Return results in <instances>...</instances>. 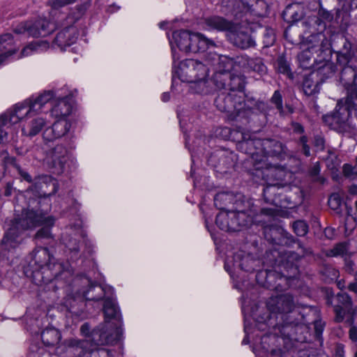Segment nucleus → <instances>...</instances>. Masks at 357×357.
Returning <instances> with one entry per match:
<instances>
[{
  "instance_id": "1",
  "label": "nucleus",
  "mask_w": 357,
  "mask_h": 357,
  "mask_svg": "<svg viewBox=\"0 0 357 357\" xmlns=\"http://www.w3.org/2000/svg\"><path fill=\"white\" fill-rule=\"evenodd\" d=\"M266 307L271 314L264 321L275 330L273 338L280 335L277 340L279 343L286 338L292 339L295 328L305 324L303 314L289 294L271 296L266 302Z\"/></svg>"
},
{
  "instance_id": "2",
  "label": "nucleus",
  "mask_w": 357,
  "mask_h": 357,
  "mask_svg": "<svg viewBox=\"0 0 357 357\" xmlns=\"http://www.w3.org/2000/svg\"><path fill=\"white\" fill-rule=\"evenodd\" d=\"M102 327L93 332L91 339L67 340L66 345L73 357H109V351L99 345L112 344L116 339L112 332Z\"/></svg>"
},
{
  "instance_id": "3",
  "label": "nucleus",
  "mask_w": 357,
  "mask_h": 357,
  "mask_svg": "<svg viewBox=\"0 0 357 357\" xmlns=\"http://www.w3.org/2000/svg\"><path fill=\"white\" fill-rule=\"evenodd\" d=\"M43 216L33 210L24 209L20 215L10 220L9 227L1 241L2 250L16 248L21 242L20 235L24 231L40 225Z\"/></svg>"
},
{
  "instance_id": "4",
  "label": "nucleus",
  "mask_w": 357,
  "mask_h": 357,
  "mask_svg": "<svg viewBox=\"0 0 357 357\" xmlns=\"http://www.w3.org/2000/svg\"><path fill=\"white\" fill-rule=\"evenodd\" d=\"M250 203L241 206H232L231 210L220 211L216 216L215 223L223 231H238L248 227L253 222L252 215L247 210Z\"/></svg>"
},
{
  "instance_id": "5",
  "label": "nucleus",
  "mask_w": 357,
  "mask_h": 357,
  "mask_svg": "<svg viewBox=\"0 0 357 357\" xmlns=\"http://www.w3.org/2000/svg\"><path fill=\"white\" fill-rule=\"evenodd\" d=\"M208 72L206 64L197 60L186 59L180 63L178 76L182 82L194 84L195 93H206L208 92L206 82Z\"/></svg>"
},
{
  "instance_id": "6",
  "label": "nucleus",
  "mask_w": 357,
  "mask_h": 357,
  "mask_svg": "<svg viewBox=\"0 0 357 357\" xmlns=\"http://www.w3.org/2000/svg\"><path fill=\"white\" fill-rule=\"evenodd\" d=\"M312 38L318 43L309 46L298 55L300 66L303 69L311 68L316 62L327 61L331 56L330 40L321 33Z\"/></svg>"
},
{
  "instance_id": "7",
  "label": "nucleus",
  "mask_w": 357,
  "mask_h": 357,
  "mask_svg": "<svg viewBox=\"0 0 357 357\" xmlns=\"http://www.w3.org/2000/svg\"><path fill=\"white\" fill-rule=\"evenodd\" d=\"M356 109L353 96H348L337 101L335 110L323 116V121L331 129L339 132L346 131L349 128V119L351 112Z\"/></svg>"
},
{
  "instance_id": "8",
  "label": "nucleus",
  "mask_w": 357,
  "mask_h": 357,
  "mask_svg": "<svg viewBox=\"0 0 357 357\" xmlns=\"http://www.w3.org/2000/svg\"><path fill=\"white\" fill-rule=\"evenodd\" d=\"M241 139L237 144L238 149L242 153L248 155L245 160L247 162L252 165L251 170L259 169L263 167L265 156L261 154L263 139L256 138L250 133L241 132Z\"/></svg>"
},
{
  "instance_id": "9",
  "label": "nucleus",
  "mask_w": 357,
  "mask_h": 357,
  "mask_svg": "<svg viewBox=\"0 0 357 357\" xmlns=\"http://www.w3.org/2000/svg\"><path fill=\"white\" fill-rule=\"evenodd\" d=\"M32 261L38 265V268L44 269L51 272V278L45 280L43 278L44 282H47L53 279H56L63 272L64 268L62 264L54 262V257L50 255L47 248L38 247L32 253Z\"/></svg>"
},
{
  "instance_id": "10",
  "label": "nucleus",
  "mask_w": 357,
  "mask_h": 357,
  "mask_svg": "<svg viewBox=\"0 0 357 357\" xmlns=\"http://www.w3.org/2000/svg\"><path fill=\"white\" fill-rule=\"evenodd\" d=\"M263 167L255 169L260 171L261 177L266 182L275 183L284 187L290 182L292 174L285 167L279 165H272L264 159V163L261 164Z\"/></svg>"
},
{
  "instance_id": "11",
  "label": "nucleus",
  "mask_w": 357,
  "mask_h": 357,
  "mask_svg": "<svg viewBox=\"0 0 357 357\" xmlns=\"http://www.w3.org/2000/svg\"><path fill=\"white\" fill-rule=\"evenodd\" d=\"M69 158L68 149L64 146L58 144L47 153L46 162L53 173L61 174L63 172Z\"/></svg>"
},
{
  "instance_id": "12",
  "label": "nucleus",
  "mask_w": 357,
  "mask_h": 357,
  "mask_svg": "<svg viewBox=\"0 0 357 357\" xmlns=\"http://www.w3.org/2000/svg\"><path fill=\"white\" fill-rule=\"evenodd\" d=\"M66 24H63L66 26L56 34L54 40V44L61 50L75 43L78 37L77 29L73 25L75 20L69 16L66 18Z\"/></svg>"
},
{
  "instance_id": "13",
  "label": "nucleus",
  "mask_w": 357,
  "mask_h": 357,
  "mask_svg": "<svg viewBox=\"0 0 357 357\" xmlns=\"http://www.w3.org/2000/svg\"><path fill=\"white\" fill-rule=\"evenodd\" d=\"M304 255L305 252H303L302 255L293 251L285 252L282 260L281 266L287 271V274L281 275L278 280L280 281L283 280L286 281L296 278L298 274V262Z\"/></svg>"
},
{
  "instance_id": "14",
  "label": "nucleus",
  "mask_w": 357,
  "mask_h": 357,
  "mask_svg": "<svg viewBox=\"0 0 357 357\" xmlns=\"http://www.w3.org/2000/svg\"><path fill=\"white\" fill-rule=\"evenodd\" d=\"M326 303L328 305L333 306V310L335 313V320L341 322L344 317V310L343 307H349L351 304V298L348 294L342 292L338 293L334 296L332 291L327 292Z\"/></svg>"
},
{
  "instance_id": "15",
  "label": "nucleus",
  "mask_w": 357,
  "mask_h": 357,
  "mask_svg": "<svg viewBox=\"0 0 357 357\" xmlns=\"http://www.w3.org/2000/svg\"><path fill=\"white\" fill-rule=\"evenodd\" d=\"M103 312L105 314V324L98 328L105 327L107 328V331L112 332L114 335L116 337V339H117V329L116 327L113 326L112 324L109 323L111 319L120 320L121 319L119 307L113 298H106L105 299Z\"/></svg>"
},
{
  "instance_id": "16",
  "label": "nucleus",
  "mask_w": 357,
  "mask_h": 357,
  "mask_svg": "<svg viewBox=\"0 0 357 357\" xmlns=\"http://www.w3.org/2000/svg\"><path fill=\"white\" fill-rule=\"evenodd\" d=\"M287 147L280 141L273 139H264L261 154L268 160V157L282 160L287 155Z\"/></svg>"
},
{
  "instance_id": "17",
  "label": "nucleus",
  "mask_w": 357,
  "mask_h": 357,
  "mask_svg": "<svg viewBox=\"0 0 357 357\" xmlns=\"http://www.w3.org/2000/svg\"><path fill=\"white\" fill-rule=\"evenodd\" d=\"M203 26L207 30L217 31H232L234 23L219 15L206 17L203 20Z\"/></svg>"
},
{
  "instance_id": "18",
  "label": "nucleus",
  "mask_w": 357,
  "mask_h": 357,
  "mask_svg": "<svg viewBox=\"0 0 357 357\" xmlns=\"http://www.w3.org/2000/svg\"><path fill=\"white\" fill-rule=\"evenodd\" d=\"M242 198L241 195L234 196L229 192H220L214 197V204L221 211H227L231 210V208H227L228 204H232V206H241L246 204Z\"/></svg>"
},
{
  "instance_id": "19",
  "label": "nucleus",
  "mask_w": 357,
  "mask_h": 357,
  "mask_svg": "<svg viewBox=\"0 0 357 357\" xmlns=\"http://www.w3.org/2000/svg\"><path fill=\"white\" fill-rule=\"evenodd\" d=\"M70 124L66 119H58L45 130L43 137L46 141H52L64 136L70 130Z\"/></svg>"
},
{
  "instance_id": "20",
  "label": "nucleus",
  "mask_w": 357,
  "mask_h": 357,
  "mask_svg": "<svg viewBox=\"0 0 357 357\" xmlns=\"http://www.w3.org/2000/svg\"><path fill=\"white\" fill-rule=\"evenodd\" d=\"M32 113H36L34 105H32L31 101L29 99H26L23 102L17 104L14 110L9 115H6L10 123L15 124Z\"/></svg>"
},
{
  "instance_id": "21",
  "label": "nucleus",
  "mask_w": 357,
  "mask_h": 357,
  "mask_svg": "<svg viewBox=\"0 0 357 357\" xmlns=\"http://www.w3.org/2000/svg\"><path fill=\"white\" fill-rule=\"evenodd\" d=\"M215 46V44L214 41L207 38L204 34L191 32L189 52L196 53L203 52Z\"/></svg>"
},
{
  "instance_id": "22",
  "label": "nucleus",
  "mask_w": 357,
  "mask_h": 357,
  "mask_svg": "<svg viewBox=\"0 0 357 357\" xmlns=\"http://www.w3.org/2000/svg\"><path fill=\"white\" fill-rule=\"evenodd\" d=\"M13 36L11 33H6L0 35V65L3 63L6 59L14 54L17 48L14 47Z\"/></svg>"
},
{
  "instance_id": "23",
  "label": "nucleus",
  "mask_w": 357,
  "mask_h": 357,
  "mask_svg": "<svg viewBox=\"0 0 357 357\" xmlns=\"http://www.w3.org/2000/svg\"><path fill=\"white\" fill-rule=\"evenodd\" d=\"M32 29L31 36L45 37L54 31L55 24L46 19L40 18L32 22Z\"/></svg>"
},
{
  "instance_id": "24",
  "label": "nucleus",
  "mask_w": 357,
  "mask_h": 357,
  "mask_svg": "<svg viewBox=\"0 0 357 357\" xmlns=\"http://www.w3.org/2000/svg\"><path fill=\"white\" fill-rule=\"evenodd\" d=\"M229 38L235 46L241 49H247L255 45V41L249 33L243 30L231 31Z\"/></svg>"
},
{
  "instance_id": "25",
  "label": "nucleus",
  "mask_w": 357,
  "mask_h": 357,
  "mask_svg": "<svg viewBox=\"0 0 357 357\" xmlns=\"http://www.w3.org/2000/svg\"><path fill=\"white\" fill-rule=\"evenodd\" d=\"M208 62L215 66V72L231 73L234 66L233 59L223 55L214 54Z\"/></svg>"
},
{
  "instance_id": "26",
  "label": "nucleus",
  "mask_w": 357,
  "mask_h": 357,
  "mask_svg": "<svg viewBox=\"0 0 357 357\" xmlns=\"http://www.w3.org/2000/svg\"><path fill=\"white\" fill-rule=\"evenodd\" d=\"M282 16L289 24L298 22L303 17V8L297 3L289 4L282 12Z\"/></svg>"
},
{
  "instance_id": "27",
  "label": "nucleus",
  "mask_w": 357,
  "mask_h": 357,
  "mask_svg": "<svg viewBox=\"0 0 357 357\" xmlns=\"http://www.w3.org/2000/svg\"><path fill=\"white\" fill-rule=\"evenodd\" d=\"M216 107L221 112H233L234 104L231 92L221 91L215 99Z\"/></svg>"
},
{
  "instance_id": "28",
  "label": "nucleus",
  "mask_w": 357,
  "mask_h": 357,
  "mask_svg": "<svg viewBox=\"0 0 357 357\" xmlns=\"http://www.w3.org/2000/svg\"><path fill=\"white\" fill-rule=\"evenodd\" d=\"M51 115L58 119H66L72 112V105L66 98H61L54 105L50 110Z\"/></svg>"
},
{
  "instance_id": "29",
  "label": "nucleus",
  "mask_w": 357,
  "mask_h": 357,
  "mask_svg": "<svg viewBox=\"0 0 357 357\" xmlns=\"http://www.w3.org/2000/svg\"><path fill=\"white\" fill-rule=\"evenodd\" d=\"M61 337L60 332L54 327H47L41 333V340L43 344L48 347L57 344Z\"/></svg>"
},
{
  "instance_id": "30",
  "label": "nucleus",
  "mask_w": 357,
  "mask_h": 357,
  "mask_svg": "<svg viewBox=\"0 0 357 357\" xmlns=\"http://www.w3.org/2000/svg\"><path fill=\"white\" fill-rule=\"evenodd\" d=\"M266 183L267 185L264 187L263 190L264 200L268 204L278 206L279 204L278 199L277 197L278 190L279 188L282 187L279 184H275V183Z\"/></svg>"
},
{
  "instance_id": "31",
  "label": "nucleus",
  "mask_w": 357,
  "mask_h": 357,
  "mask_svg": "<svg viewBox=\"0 0 357 357\" xmlns=\"http://www.w3.org/2000/svg\"><path fill=\"white\" fill-rule=\"evenodd\" d=\"M173 37L181 51L189 52L190 45L191 32L186 30H181L174 32Z\"/></svg>"
},
{
  "instance_id": "32",
  "label": "nucleus",
  "mask_w": 357,
  "mask_h": 357,
  "mask_svg": "<svg viewBox=\"0 0 357 357\" xmlns=\"http://www.w3.org/2000/svg\"><path fill=\"white\" fill-rule=\"evenodd\" d=\"M244 67L248 71L255 73L259 76L265 75L267 72V68L261 58H248Z\"/></svg>"
},
{
  "instance_id": "33",
  "label": "nucleus",
  "mask_w": 357,
  "mask_h": 357,
  "mask_svg": "<svg viewBox=\"0 0 357 357\" xmlns=\"http://www.w3.org/2000/svg\"><path fill=\"white\" fill-rule=\"evenodd\" d=\"M33 184L36 188H38L40 189L43 188L44 185H46L47 187L51 186L52 189L51 192L47 193L48 195L56 193L59 188V184L57 181L52 178L51 176H43L35 178ZM42 192L44 195H47L46 191H43Z\"/></svg>"
},
{
  "instance_id": "34",
  "label": "nucleus",
  "mask_w": 357,
  "mask_h": 357,
  "mask_svg": "<svg viewBox=\"0 0 357 357\" xmlns=\"http://www.w3.org/2000/svg\"><path fill=\"white\" fill-rule=\"evenodd\" d=\"M54 97V93L53 91H44L43 93L39 95L38 96L33 98L31 97L29 100L31 101L32 105H34V109L36 112H39L42 110L43 107L52 100Z\"/></svg>"
},
{
  "instance_id": "35",
  "label": "nucleus",
  "mask_w": 357,
  "mask_h": 357,
  "mask_svg": "<svg viewBox=\"0 0 357 357\" xmlns=\"http://www.w3.org/2000/svg\"><path fill=\"white\" fill-rule=\"evenodd\" d=\"M46 125V121L41 117H37L32 119L27 128H23V132L29 137H33L38 135Z\"/></svg>"
},
{
  "instance_id": "36",
  "label": "nucleus",
  "mask_w": 357,
  "mask_h": 357,
  "mask_svg": "<svg viewBox=\"0 0 357 357\" xmlns=\"http://www.w3.org/2000/svg\"><path fill=\"white\" fill-rule=\"evenodd\" d=\"M350 254V244L344 241L335 244L333 248L328 250L326 255L328 257H344Z\"/></svg>"
},
{
  "instance_id": "37",
  "label": "nucleus",
  "mask_w": 357,
  "mask_h": 357,
  "mask_svg": "<svg viewBox=\"0 0 357 357\" xmlns=\"http://www.w3.org/2000/svg\"><path fill=\"white\" fill-rule=\"evenodd\" d=\"M54 223V218L52 216L45 217L43 215L40 225H44V226L36 234L35 238L40 239L51 238L52 234L50 231V227H52Z\"/></svg>"
},
{
  "instance_id": "38",
  "label": "nucleus",
  "mask_w": 357,
  "mask_h": 357,
  "mask_svg": "<svg viewBox=\"0 0 357 357\" xmlns=\"http://www.w3.org/2000/svg\"><path fill=\"white\" fill-rule=\"evenodd\" d=\"M50 43L45 40H40L33 42L24 47L19 57L28 56L32 52L44 51L49 48Z\"/></svg>"
},
{
  "instance_id": "39",
  "label": "nucleus",
  "mask_w": 357,
  "mask_h": 357,
  "mask_svg": "<svg viewBox=\"0 0 357 357\" xmlns=\"http://www.w3.org/2000/svg\"><path fill=\"white\" fill-rule=\"evenodd\" d=\"M245 86V77L240 75L230 73L227 84V91L230 92H241Z\"/></svg>"
},
{
  "instance_id": "40",
  "label": "nucleus",
  "mask_w": 357,
  "mask_h": 357,
  "mask_svg": "<svg viewBox=\"0 0 357 357\" xmlns=\"http://www.w3.org/2000/svg\"><path fill=\"white\" fill-rule=\"evenodd\" d=\"M230 73H214L212 77V82L217 89L220 90L223 89L225 90L224 91H227V84L230 77Z\"/></svg>"
},
{
  "instance_id": "41",
  "label": "nucleus",
  "mask_w": 357,
  "mask_h": 357,
  "mask_svg": "<svg viewBox=\"0 0 357 357\" xmlns=\"http://www.w3.org/2000/svg\"><path fill=\"white\" fill-rule=\"evenodd\" d=\"M105 295L104 289L100 286H91L89 290L84 293L86 300L98 301L102 299Z\"/></svg>"
},
{
  "instance_id": "42",
  "label": "nucleus",
  "mask_w": 357,
  "mask_h": 357,
  "mask_svg": "<svg viewBox=\"0 0 357 357\" xmlns=\"http://www.w3.org/2000/svg\"><path fill=\"white\" fill-rule=\"evenodd\" d=\"M320 171L319 163L316 162L309 169L308 174L312 182L323 185L326 181V179L320 175Z\"/></svg>"
},
{
  "instance_id": "43",
  "label": "nucleus",
  "mask_w": 357,
  "mask_h": 357,
  "mask_svg": "<svg viewBox=\"0 0 357 357\" xmlns=\"http://www.w3.org/2000/svg\"><path fill=\"white\" fill-rule=\"evenodd\" d=\"M334 15L331 11H328L323 7H320L318 11V18L316 23L320 26L322 24L323 29L326 28V22H331L333 20Z\"/></svg>"
},
{
  "instance_id": "44",
  "label": "nucleus",
  "mask_w": 357,
  "mask_h": 357,
  "mask_svg": "<svg viewBox=\"0 0 357 357\" xmlns=\"http://www.w3.org/2000/svg\"><path fill=\"white\" fill-rule=\"evenodd\" d=\"M233 96V104L234 109L233 112H236V114L238 115L240 112L244 109L245 103V96L241 92H232Z\"/></svg>"
},
{
  "instance_id": "45",
  "label": "nucleus",
  "mask_w": 357,
  "mask_h": 357,
  "mask_svg": "<svg viewBox=\"0 0 357 357\" xmlns=\"http://www.w3.org/2000/svg\"><path fill=\"white\" fill-rule=\"evenodd\" d=\"M13 125L10 123L6 114L0 116V144L4 143L8 139L7 130Z\"/></svg>"
},
{
  "instance_id": "46",
  "label": "nucleus",
  "mask_w": 357,
  "mask_h": 357,
  "mask_svg": "<svg viewBox=\"0 0 357 357\" xmlns=\"http://www.w3.org/2000/svg\"><path fill=\"white\" fill-rule=\"evenodd\" d=\"M342 202V198L339 192H334L328 198V204L333 211L339 212Z\"/></svg>"
},
{
  "instance_id": "47",
  "label": "nucleus",
  "mask_w": 357,
  "mask_h": 357,
  "mask_svg": "<svg viewBox=\"0 0 357 357\" xmlns=\"http://www.w3.org/2000/svg\"><path fill=\"white\" fill-rule=\"evenodd\" d=\"M351 211V208L350 207L348 209V215L345 219L344 223V232L347 236L350 235L353 232L357 225L356 218L350 215Z\"/></svg>"
},
{
  "instance_id": "48",
  "label": "nucleus",
  "mask_w": 357,
  "mask_h": 357,
  "mask_svg": "<svg viewBox=\"0 0 357 357\" xmlns=\"http://www.w3.org/2000/svg\"><path fill=\"white\" fill-rule=\"evenodd\" d=\"M294 233L299 236H304L308 231V225L303 220H297L293 223Z\"/></svg>"
},
{
  "instance_id": "49",
  "label": "nucleus",
  "mask_w": 357,
  "mask_h": 357,
  "mask_svg": "<svg viewBox=\"0 0 357 357\" xmlns=\"http://www.w3.org/2000/svg\"><path fill=\"white\" fill-rule=\"evenodd\" d=\"M256 263H258V261L248 256L242 259L239 264V267L245 271L252 272L256 269Z\"/></svg>"
},
{
  "instance_id": "50",
  "label": "nucleus",
  "mask_w": 357,
  "mask_h": 357,
  "mask_svg": "<svg viewBox=\"0 0 357 357\" xmlns=\"http://www.w3.org/2000/svg\"><path fill=\"white\" fill-rule=\"evenodd\" d=\"M31 31H33L32 22H22L14 29V32L16 34L26 33L27 35L31 36Z\"/></svg>"
},
{
  "instance_id": "51",
  "label": "nucleus",
  "mask_w": 357,
  "mask_h": 357,
  "mask_svg": "<svg viewBox=\"0 0 357 357\" xmlns=\"http://www.w3.org/2000/svg\"><path fill=\"white\" fill-rule=\"evenodd\" d=\"M354 53H346L343 52H337V62L342 66H346L351 60Z\"/></svg>"
},
{
  "instance_id": "52",
  "label": "nucleus",
  "mask_w": 357,
  "mask_h": 357,
  "mask_svg": "<svg viewBox=\"0 0 357 357\" xmlns=\"http://www.w3.org/2000/svg\"><path fill=\"white\" fill-rule=\"evenodd\" d=\"M342 172L347 178L354 179L357 175V165L351 166L349 164H344L342 167Z\"/></svg>"
},
{
  "instance_id": "53",
  "label": "nucleus",
  "mask_w": 357,
  "mask_h": 357,
  "mask_svg": "<svg viewBox=\"0 0 357 357\" xmlns=\"http://www.w3.org/2000/svg\"><path fill=\"white\" fill-rule=\"evenodd\" d=\"M271 101L280 113H283L282 97L279 91L274 92Z\"/></svg>"
},
{
  "instance_id": "54",
  "label": "nucleus",
  "mask_w": 357,
  "mask_h": 357,
  "mask_svg": "<svg viewBox=\"0 0 357 357\" xmlns=\"http://www.w3.org/2000/svg\"><path fill=\"white\" fill-rule=\"evenodd\" d=\"M303 86L305 93L307 96L312 95L317 91V84H313L309 79H305Z\"/></svg>"
},
{
  "instance_id": "55",
  "label": "nucleus",
  "mask_w": 357,
  "mask_h": 357,
  "mask_svg": "<svg viewBox=\"0 0 357 357\" xmlns=\"http://www.w3.org/2000/svg\"><path fill=\"white\" fill-rule=\"evenodd\" d=\"M76 0H50V4L54 8H59L73 3Z\"/></svg>"
},
{
  "instance_id": "56",
  "label": "nucleus",
  "mask_w": 357,
  "mask_h": 357,
  "mask_svg": "<svg viewBox=\"0 0 357 357\" xmlns=\"http://www.w3.org/2000/svg\"><path fill=\"white\" fill-rule=\"evenodd\" d=\"M236 158V155L233 153H230L228 155H225L221 158L223 162H225L226 168H229L234 165V161Z\"/></svg>"
},
{
  "instance_id": "57",
  "label": "nucleus",
  "mask_w": 357,
  "mask_h": 357,
  "mask_svg": "<svg viewBox=\"0 0 357 357\" xmlns=\"http://www.w3.org/2000/svg\"><path fill=\"white\" fill-rule=\"evenodd\" d=\"M264 274L266 275V278L267 282H271L272 278H278L279 276V274L278 273H275L273 271H269V272L265 271V272L258 273L257 274L256 277L257 278L258 277H259L260 275H263Z\"/></svg>"
},
{
  "instance_id": "58",
  "label": "nucleus",
  "mask_w": 357,
  "mask_h": 357,
  "mask_svg": "<svg viewBox=\"0 0 357 357\" xmlns=\"http://www.w3.org/2000/svg\"><path fill=\"white\" fill-rule=\"evenodd\" d=\"M17 169L18 174L21 176V177L27 181L28 183H32V178L30 174L26 172L25 170L22 169L20 166H17Z\"/></svg>"
},
{
  "instance_id": "59",
  "label": "nucleus",
  "mask_w": 357,
  "mask_h": 357,
  "mask_svg": "<svg viewBox=\"0 0 357 357\" xmlns=\"http://www.w3.org/2000/svg\"><path fill=\"white\" fill-rule=\"evenodd\" d=\"M314 144L319 150H323L324 149L325 139L321 136L317 135L314 137Z\"/></svg>"
},
{
  "instance_id": "60",
  "label": "nucleus",
  "mask_w": 357,
  "mask_h": 357,
  "mask_svg": "<svg viewBox=\"0 0 357 357\" xmlns=\"http://www.w3.org/2000/svg\"><path fill=\"white\" fill-rule=\"evenodd\" d=\"M278 69L280 73H285L289 70V67L284 60L280 59L278 61Z\"/></svg>"
},
{
  "instance_id": "61",
  "label": "nucleus",
  "mask_w": 357,
  "mask_h": 357,
  "mask_svg": "<svg viewBox=\"0 0 357 357\" xmlns=\"http://www.w3.org/2000/svg\"><path fill=\"white\" fill-rule=\"evenodd\" d=\"M315 334L317 338H319L324 331V325L321 321H316L314 323Z\"/></svg>"
},
{
  "instance_id": "62",
  "label": "nucleus",
  "mask_w": 357,
  "mask_h": 357,
  "mask_svg": "<svg viewBox=\"0 0 357 357\" xmlns=\"http://www.w3.org/2000/svg\"><path fill=\"white\" fill-rule=\"evenodd\" d=\"M233 3V0H222V6L225 7L226 10H223L225 13H231L233 12V8H231V5Z\"/></svg>"
},
{
  "instance_id": "63",
  "label": "nucleus",
  "mask_w": 357,
  "mask_h": 357,
  "mask_svg": "<svg viewBox=\"0 0 357 357\" xmlns=\"http://www.w3.org/2000/svg\"><path fill=\"white\" fill-rule=\"evenodd\" d=\"M275 213V209L273 208H261L260 214L266 216H273Z\"/></svg>"
},
{
  "instance_id": "64",
  "label": "nucleus",
  "mask_w": 357,
  "mask_h": 357,
  "mask_svg": "<svg viewBox=\"0 0 357 357\" xmlns=\"http://www.w3.org/2000/svg\"><path fill=\"white\" fill-rule=\"evenodd\" d=\"M347 289L349 291L357 294V273L355 274L354 281L348 284Z\"/></svg>"
}]
</instances>
